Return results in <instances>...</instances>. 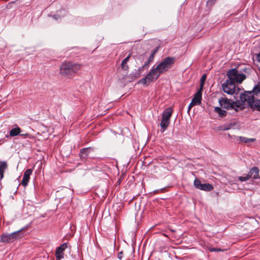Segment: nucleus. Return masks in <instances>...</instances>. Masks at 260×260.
Segmentation results:
<instances>
[{
    "label": "nucleus",
    "mask_w": 260,
    "mask_h": 260,
    "mask_svg": "<svg viewBox=\"0 0 260 260\" xmlns=\"http://www.w3.org/2000/svg\"><path fill=\"white\" fill-rule=\"evenodd\" d=\"M175 61L174 57H167L156 67L154 66L149 71V73L144 78H141L138 83L148 85L151 82L157 80L160 75L170 69Z\"/></svg>",
    "instance_id": "1"
},
{
    "label": "nucleus",
    "mask_w": 260,
    "mask_h": 260,
    "mask_svg": "<svg viewBox=\"0 0 260 260\" xmlns=\"http://www.w3.org/2000/svg\"><path fill=\"white\" fill-rule=\"evenodd\" d=\"M218 103L220 107H215L214 112L217 113L220 118L225 117L228 112L223 109L227 110L234 109V101L229 99L226 97H221L218 99Z\"/></svg>",
    "instance_id": "2"
},
{
    "label": "nucleus",
    "mask_w": 260,
    "mask_h": 260,
    "mask_svg": "<svg viewBox=\"0 0 260 260\" xmlns=\"http://www.w3.org/2000/svg\"><path fill=\"white\" fill-rule=\"evenodd\" d=\"M240 99L242 102H247V105L253 110L260 111V100L255 99L251 91L241 93Z\"/></svg>",
    "instance_id": "3"
},
{
    "label": "nucleus",
    "mask_w": 260,
    "mask_h": 260,
    "mask_svg": "<svg viewBox=\"0 0 260 260\" xmlns=\"http://www.w3.org/2000/svg\"><path fill=\"white\" fill-rule=\"evenodd\" d=\"M80 69V64L73 63L71 62H64L60 67V73L64 77L71 78Z\"/></svg>",
    "instance_id": "4"
},
{
    "label": "nucleus",
    "mask_w": 260,
    "mask_h": 260,
    "mask_svg": "<svg viewBox=\"0 0 260 260\" xmlns=\"http://www.w3.org/2000/svg\"><path fill=\"white\" fill-rule=\"evenodd\" d=\"M22 230V229L11 234H3L1 236V241L3 243H12L15 241L22 237V234L21 233Z\"/></svg>",
    "instance_id": "5"
},
{
    "label": "nucleus",
    "mask_w": 260,
    "mask_h": 260,
    "mask_svg": "<svg viewBox=\"0 0 260 260\" xmlns=\"http://www.w3.org/2000/svg\"><path fill=\"white\" fill-rule=\"evenodd\" d=\"M222 88L223 91L229 94H233L234 93L237 94L236 92V85L234 82L230 80H225L222 84Z\"/></svg>",
    "instance_id": "6"
},
{
    "label": "nucleus",
    "mask_w": 260,
    "mask_h": 260,
    "mask_svg": "<svg viewBox=\"0 0 260 260\" xmlns=\"http://www.w3.org/2000/svg\"><path fill=\"white\" fill-rule=\"evenodd\" d=\"M193 185L196 188L206 191H209L213 189V186L212 184L202 183L201 181L197 178L194 180Z\"/></svg>",
    "instance_id": "7"
},
{
    "label": "nucleus",
    "mask_w": 260,
    "mask_h": 260,
    "mask_svg": "<svg viewBox=\"0 0 260 260\" xmlns=\"http://www.w3.org/2000/svg\"><path fill=\"white\" fill-rule=\"evenodd\" d=\"M68 247V243H64L56 248L55 251L56 260H60L63 258V251Z\"/></svg>",
    "instance_id": "8"
},
{
    "label": "nucleus",
    "mask_w": 260,
    "mask_h": 260,
    "mask_svg": "<svg viewBox=\"0 0 260 260\" xmlns=\"http://www.w3.org/2000/svg\"><path fill=\"white\" fill-rule=\"evenodd\" d=\"M32 171V169H28L26 170L24 172L23 179L21 181V184L24 187H26L28 185V182L30 179V176L31 175Z\"/></svg>",
    "instance_id": "9"
},
{
    "label": "nucleus",
    "mask_w": 260,
    "mask_h": 260,
    "mask_svg": "<svg viewBox=\"0 0 260 260\" xmlns=\"http://www.w3.org/2000/svg\"><path fill=\"white\" fill-rule=\"evenodd\" d=\"M259 170L257 167H253L247 174L249 178L253 180L259 178Z\"/></svg>",
    "instance_id": "10"
},
{
    "label": "nucleus",
    "mask_w": 260,
    "mask_h": 260,
    "mask_svg": "<svg viewBox=\"0 0 260 260\" xmlns=\"http://www.w3.org/2000/svg\"><path fill=\"white\" fill-rule=\"evenodd\" d=\"M238 73V71L236 69H232L229 70L226 73V76L228 79L226 80H230L235 83V80L236 79Z\"/></svg>",
    "instance_id": "11"
},
{
    "label": "nucleus",
    "mask_w": 260,
    "mask_h": 260,
    "mask_svg": "<svg viewBox=\"0 0 260 260\" xmlns=\"http://www.w3.org/2000/svg\"><path fill=\"white\" fill-rule=\"evenodd\" d=\"M202 90H203L199 89L194 94V96L191 100L192 103H194L196 105H200L201 103Z\"/></svg>",
    "instance_id": "12"
},
{
    "label": "nucleus",
    "mask_w": 260,
    "mask_h": 260,
    "mask_svg": "<svg viewBox=\"0 0 260 260\" xmlns=\"http://www.w3.org/2000/svg\"><path fill=\"white\" fill-rule=\"evenodd\" d=\"M173 113V109L171 107H168L165 109L162 113V119L167 120L170 121V118Z\"/></svg>",
    "instance_id": "13"
},
{
    "label": "nucleus",
    "mask_w": 260,
    "mask_h": 260,
    "mask_svg": "<svg viewBox=\"0 0 260 260\" xmlns=\"http://www.w3.org/2000/svg\"><path fill=\"white\" fill-rule=\"evenodd\" d=\"M91 150H93L92 149H91V147H87L81 149L79 153V156L81 159H85L87 158L88 154H89Z\"/></svg>",
    "instance_id": "14"
},
{
    "label": "nucleus",
    "mask_w": 260,
    "mask_h": 260,
    "mask_svg": "<svg viewBox=\"0 0 260 260\" xmlns=\"http://www.w3.org/2000/svg\"><path fill=\"white\" fill-rule=\"evenodd\" d=\"M22 132L21 129L18 127L17 125H16L15 127L12 128L10 131V137H15L18 136V135L20 134V133Z\"/></svg>",
    "instance_id": "15"
},
{
    "label": "nucleus",
    "mask_w": 260,
    "mask_h": 260,
    "mask_svg": "<svg viewBox=\"0 0 260 260\" xmlns=\"http://www.w3.org/2000/svg\"><path fill=\"white\" fill-rule=\"evenodd\" d=\"M247 103V102H242L241 99H240V101H236L234 102V107H236L237 108H240L241 109H243L244 108L245 104ZM234 109L238 111V109L234 108Z\"/></svg>",
    "instance_id": "16"
},
{
    "label": "nucleus",
    "mask_w": 260,
    "mask_h": 260,
    "mask_svg": "<svg viewBox=\"0 0 260 260\" xmlns=\"http://www.w3.org/2000/svg\"><path fill=\"white\" fill-rule=\"evenodd\" d=\"M131 54L129 53L128 56L125 58L121 62V67L123 70H127L128 69V67L127 64V62L128 61L130 57H131Z\"/></svg>",
    "instance_id": "17"
},
{
    "label": "nucleus",
    "mask_w": 260,
    "mask_h": 260,
    "mask_svg": "<svg viewBox=\"0 0 260 260\" xmlns=\"http://www.w3.org/2000/svg\"><path fill=\"white\" fill-rule=\"evenodd\" d=\"M170 121L167 120L162 119L160 123L162 132H164L168 127Z\"/></svg>",
    "instance_id": "18"
},
{
    "label": "nucleus",
    "mask_w": 260,
    "mask_h": 260,
    "mask_svg": "<svg viewBox=\"0 0 260 260\" xmlns=\"http://www.w3.org/2000/svg\"><path fill=\"white\" fill-rule=\"evenodd\" d=\"M246 79V75L244 74H239L238 73L235 82L241 83Z\"/></svg>",
    "instance_id": "19"
},
{
    "label": "nucleus",
    "mask_w": 260,
    "mask_h": 260,
    "mask_svg": "<svg viewBox=\"0 0 260 260\" xmlns=\"http://www.w3.org/2000/svg\"><path fill=\"white\" fill-rule=\"evenodd\" d=\"M206 78H207V75L206 74H204L202 76L201 79H200V88H199L200 89L203 90V86L204 85Z\"/></svg>",
    "instance_id": "20"
},
{
    "label": "nucleus",
    "mask_w": 260,
    "mask_h": 260,
    "mask_svg": "<svg viewBox=\"0 0 260 260\" xmlns=\"http://www.w3.org/2000/svg\"><path fill=\"white\" fill-rule=\"evenodd\" d=\"M251 91L252 92L253 96L254 94L257 95L260 94V86L259 85H255Z\"/></svg>",
    "instance_id": "21"
},
{
    "label": "nucleus",
    "mask_w": 260,
    "mask_h": 260,
    "mask_svg": "<svg viewBox=\"0 0 260 260\" xmlns=\"http://www.w3.org/2000/svg\"><path fill=\"white\" fill-rule=\"evenodd\" d=\"M235 125V123H230L227 125H225L222 126V128L220 129L222 131H226L231 129Z\"/></svg>",
    "instance_id": "22"
},
{
    "label": "nucleus",
    "mask_w": 260,
    "mask_h": 260,
    "mask_svg": "<svg viewBox=\"0 0 260 260\" xmlns=\"http://www.w3.org/2000/svg\"><path fill=\"white\" fill-rule=\"evenodd\" d=\"M8 165L6 161H0V170H6Z\"/></svg>",
    "instance_id": "23"
},
{
    "label": "nucleus",
    "mask_w": 260,
    "mask_h": 260,
    "mask_svg": "<svg viewBox=\"0 0 260 260\" xmlns=\"http://www.w3.org/2000/svg\"><path fill=\"white\" fill-rule=\"evenodd\" d=\"M156 51H157V49H155V50H153V52L151 53L150 56H149V57L148 59V62H151L153 60L154 56H155V54Z\"/></svg>",
    "instance_id": "24"
},
{
    "label": "nucleus",
    "mask_w": 260,
    "mask_h": 260,
    "mask_svg": "<svg viewBox=\"0 0 260 260\" xmlns=\"http://www.w3.org/2000/svg\"><path fill=\"white\" fill-rule=\"evenodd\" d=\"M250 178L247 175H246L245 176H240L238 177L239 180H240L241 182L247 181Z\"/></svg>",
    "instance_id": "25"
},
{
    "label": "nucleus",
    "mask_w": 260,
    "mask_h": 260,
    "mask_svg": "<svg viewBox=\"0 0 260 260\" xmlns=\"http://www.w3.org/2000/svg\"><path fill=\"white\" fill-rule=\"evenodd\" d=\"M209 250L210 252H218V251H223V250L221 248H209Z\"/></svg>",
    "instance_id": "26"
},
{
    "label": "nucleus",
    "mask_w": 260,
    "mask_h": 260,
    "mask_svg": "<svg viewBox=\"0 0 260 260\" xmlns=\"http://www.w3.org/2000/svg\"><path fill=\"white\" fill-rule=\"evenodd\" d=\"M239 140L241 142H243L244 143H248V138L244 137H240Z\"/></svg>",
    "instance_id": "27"
},
{
    "label": "nucleus",
    "mask_w": 260,
    "mask_h": 260,
    "mask_svg": "<svg viewBox=\"0 0 260 260\" xmlns=\"http://www.w3.org/2000/svg\"><path fill=\"white\" fill-rule=\"evenodd\" d=\"M216 0H208L207 2V5L208 6H212Z\"/></svg>",
    "instance_id": "28"
},
{
    "label": "nucleus",
    "mask_w": 260,
    "mask_h": 260,
    "mask_svg": "<svg viewBox=\"0 0 260 260\" xmlns=\"http://www.w3.org/2000/svg\"><path fill=\"white\" fill-rule=\"evenodd\" d=\"M195 105H196L194 103H192V102L191 101L188 107V112H189L191 108Z\"/></svg>",
    "instance_id": "29"
},
{
    "label": "nucleus",
    "mask_w": 260,
    "mask_h": 260,
    "mask_svg": "<svg viewBox=\"0 0 260 260\" xmlns=\"http://www.w3.org/2000/svg\"><path fill=\"white\" fill-rule=\"evenodd\" d=\"M6 170H0L1 180L4 178V174Z\"/></svg>",
    "instance_id": "30"
},
{
    "label": "nucleus",
    "mask_w": 260,
    "mask_h": 260,
    "mask_svg": "<svg viewBox=\"0 0 260 260\" xmlns=\"http://www.w3.org/2000/svg\"><path fill=\"white\" fill-rule=\"evenodd\" d=\"M123 256V252L122 251H120L118 253V258L119 259H122V257Z\"/></svg>",
    "instance_id": "31"
},
{
    "label": "nucleus",
    "mask_w": 260,
    "mask_h": 260,
    "mask_svg": "<svg viewBox=\"0 0 260 260\" xmlns=\"http://www.w3.org/2000/svg\"><path fill=\"white\" fill-rule=\"evenodd\" d=\"M256 59L258 62H260V52L256 54Z\"/></svg>",
    "instance_id": "32"
},
{
    "label": "nucleus",
    "mask_w": 260,
    "mask_h": 260,
    "mask_svg": "<svg viewBox=\"0 0 260 260\" xmlns=\"http://www.w3.org/2000/svg\"><path fill=\"white\" fill-rule=\"evenodd\" d=\"M135 75H134V76L135 77V78H138L141 75V73H139V72H136L135 73Z\"/></svg>",
    "instance_id": "33"
},
{
    "label": "nucleus",
    "mask_w": 260,
    "mask_h": 260,
    "mask_svg": "<svg viewBox=\"0 0 260 260\" xmlns=\"http://www.w3.org/2000/svg\"><path fill=\"white\" fill-rule=\"evenodd\" d=\"M144 68H145V67L143 66L141 67H140L139 70H138V71H139L138 72L141 73V72L143 71Z\"/></svg>",
    "instance_id": "34"
},
{
    "label": "nucleus",
    "mask_w": 260,
    "mask_h": 260,
    "mask_svg": "<svg viewBox=\"0 0 260 260\" xmlns=\"http://www.w3.org/2000/svg\"><path fill=\"white\" fill-rule=\"evenodd\" d=\"M18 135L20 136H22V137H25V136H28L29 135V134H27V133L22 134L21 133H20V134Z\"/></svg>",
    "instance_id": "35"
},
{
    "label": "nucleus",
    "mask_w": 260,
    "mask_h": 260,
    "mask_svg": "<svg viewBox=\"0 0 260 260\" xmlns=\"http://www.w3.org/2000/svg\"><path fill=\"white\" fill-rule=\"evenodd\" d=\"M150 62H148V60L145 62L144 63V64L143 65V66L145 68V67H148V65L150 63Z\"/></svg>",
    "instance_id": "36"
},
{
    "label": "nucleus",
    "mask_w": 260,
    "mask_h": 260,
    "mask_svg": "<svg viewBox=\"0 0 260 260\" xmlns=\"http://www.w3.org/2000/svg\"><path fill=\"white\" fill-rule=\"evenodd\" d=\"M53 18L55 19L56 20L60 18V16L59 15H54Z\"/></svg>",
    "instance_id": "37"
},
{
    "label": "nucleus",
    "mask_w": 260,
    "mask_h": 260,
    "mask_svg": "<svg viewBox=\"0 0 260 260\" xmlns=\"http://www.w3.org/2000/svg\"><path fill=\"white\" fill-rule=\"evenodd\" d=\"M255 141L254 139H249L248 138V143L249 142H252Z\"/></svg>",
    "instance_id": "38"
}]
</instances>
